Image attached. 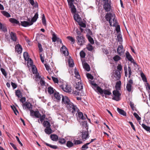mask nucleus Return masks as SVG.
I'll return each mask as SVG.
<instances>
[{"label": "nucleus", "mask_w": 150, "mask_h": 150, "mask_svg": "<svg viewBox=\"0 0 150 150\" xmlns=\"http://www.w3.org/2000/svg\"><path fill=\"white\" fill-rule=\"evenodd\" d=\"M91 83L92 88L96 92L99 93L102 95L104 94L105 95L106 98L107 97V95H109L111 94V93L109 90L107 89L103 90L96 84L94 83L93 82H92Z\"/></svg>", "instance_id": "f257e3e1"}, {"label": "nucleus", "mask_w": 150, "mask_h": 150, "mask_svg": "<svg viewBox=\"0 0 150 150\" xmlns=\"http://www.w3.org/2000/svg\"><path fill=\"white\" fill-rule=\"evenodd\" d=\"M105 18L107 21H109L111 26H116L117 25V22L115 14L110 13H108L105 16Z\"/></svg>", "instance_id": "f03ea898"}, {"label": "nucleus", "mask_w": 150, "mask_h": 150, "mask_svg": "<svg viewBox=\"0 0 150 150\" xmlns=\"http://www.w3.org/2000/svg\"><path fill=\"white\" fill-rule=\"evenodd\" d=\"M60 87L64 91L66 92L70 93L72 92L71 87L67 83H64L60 86Z\"/></svg>", "instance_id": "7ed1b4c3"}, {"label": "nucleus", "mask_w": 150, "mask_h": 150, "mask_svg": "<svg viewBox=\"0 0 150 150\" xmlns=\"http://www.w3.org/2000/svg\"><path fill=\"white\" fill-rule=\"evenodd\" d=\"M77 43L80 46L82 45L85 42L84 37L83 35L78 36L76 37Z\"/></svg>", "instance_id": "20e7f679"}, {"label": "nucleus", "mask_w": 150, "mask_h": 150, "mask_svg": "<svg viewBox=\"0 0 150 150\" xmlns=\"http://www.w3.org/2000/svg\"><path fill=\"white\" fill-rule=\"evenodd\" d=\"M68 110L72 113H74L77 110V108L76 106L71 103L67 106Z\"/></svg>", "instance_id": "39448f33"}, {"label": "nucleus", "mask_w": 150, "mask_h": 150, "mask_svg": "<svg viewBox=\"0 0 150 150\" xmlns=\"http://www.w3.org/2000/svg\"><path fill=\"white\" fill-rule=\"evenodd\" d=\"M113 94L114 95V97L112 98V99L117 101L120 100V94L119 91L117 90L114 91H113Z\"/></svg>", "instance_id": "423d86ee"}, {"label": "nucleus", "mask_w": 150, "mask_h": 150, "mask_svg": "<svg viewBox=\"0 0 150 150\" xmlns=\"http://www.w3.org/2000/svg\"><path fill=\"white\" fill-rule=\"evenodd\" d=\"M120 71L118 70H115L112 76V78L115 80H119L120 78Z\"/></svg>", "instance_id": "0eeeda50"}, {"label": "nucleus", "mask_w": 150, "mask_h": 150, "mask_svg": "<svg viewBox=\"0 0 150 150\" xmlns=\"http://www.w3.org/2000/svg\"><path fill=\"white\" fill-rule=\"evenodd\" d=\"M133 83V81L132 79L128 80L127 84L126 89L129 92L131 91L132 87V85Z\"/></svg>", "instance_id": "6e6552de"}, {"label": "nucleus", "mask_w": 150, "mask_h": 150, "mask_svg": "<svg viewBox=\"0 0 150 150\" xmlns=\"http://www.w3.org/2000/svg\"><path fill=\"white\" fill-rule=\"evenodd\" d=\"M23 108L24 110L31 109L32 108V104L29 102H26L22 104Z\"/></svg>", "instance_id": "1a4fd4ad"}, {"label": "nucleus", "mask_w": 150, "mask_h": 150, "mask_svg": "<svg viewBox=\"0 0 150 150\" xmlns=\"http://www.w3.org/2000/svg\"><path fill=\"white\" fill-rule=\"evenodd\" d=\"M62 102L63 104L66 105L67 106L71 103L68 98L66 96H62Z\"/></svg>", "instance_id": "9d476101"}, {"label": "nucleus", "mask_w": 150, "mask_h": 150, "mask_svg": "<svg viewBox=\"0 0 150 150\" xmlns=\"http://www.w3.org/2000/svg\"><path fill=\"white\" fill-rule=\"evenodd\" d=\"M104 1V8L107 11H110V6L108 3V0H103Z\"/></svg>", "instance_id": "9b49d317"}, {"label": "nucleus", "mask_w": 150, "mask_h": 150, "mask_svg": "<svg viewBox=\"0 0 150 150\" xmlns=\"http://www.w3.org/2000/svg\"><path fill=\"white\" fill-rule=\"evenodd\" d=\"M124 50L122 45L119 46L117 49V52L120 55H122L124 53Z\"/></svg>", "instance_id": "f8f14e48"}, {"label": "nucleus", "mask_w": 150, "mask_h": 150, "mask_svg": "<svg viewBox=\"0 0 150 150\" xmlns=\"http://www.w3.org/2000/svg\"><path fill=\"white\" fill-rule=\"evenodd\" d=\"M61 51L65 56H68L69 54L67 49L64 46H63L61 48Z\"/></svg>", "instance_id": "ddd939ff"}, {"label": "nucleus", "mask_w": 150, "mask_h": 150, "mask_svg": "<svg viewBox=\"0 0 150 150\" xmlns=\"http://www.w3.org/2000/svg\"><path fill=\"white\" fill-rule=\"evenodd\" d=\"M126 56L127 58L130 61L132 62L133 63L134 65H137V64L135 62H134V60L132 58V57L129 54V52H127L126 53Z\"/></svg>", "instance_id": "4468645a"}, {"label": "nucleus", "mask_w": 150, "mask_h": 150, "mask_svg": "<svg viewBox=\"0 0 150 150\" xmlns=\"http://www.w3.org/2000/svg\"><path fill=\"white\" fill-rule=\"evenodd\" d=\"M81 135L82 139L85 140L87 138H88L89 137L88 131H83L82 132Z\"/></svg>", "instance_id": "2eb2a0df"}, {"label": "nucleus", "mask_w": 150, "mask_h": 150, "mask_svg": "<svg viewBox=\"0 0 150 150\" xmlns=\"http://www.w3.org/2000/svg\"><path fill=\"white\" fill-rule=\"evenodd\" d=\"M16 51L18 54H20L22 52V48L21 45L18 44L15 47Z\"/></svg>", "instance_id": "dca6fc26"}, {"label": "nucleus", "mask_w": 150, "mask_h": 150, "mask_svg": "<svg viewBox=\"0 0 150 150\" xmlns=\"http://www.w3.org/2000/svg\"><path fill=\"white\" fill-rule=\"evenodd\" d=\"M54 97L57 101L60 100L61 99V95L59 93L57 92H55L54 93Z\"/></svg>", "instance_id": "f3484780"}, {"label": "nucleus", "mask_w": 150, "mask_h": 150, "mask_svg": "<svg viewBox=\"0 0 150 150\" xmlns=\"http://www.w3.org/2000/svg\"><path fill=\"white\" fill-rule=\"evenodd\" d=\"M33 24V23L28 22L26 21H22L21 22V25L24 27H26L31 25Z\"/></svg>", "instance_id": "a211bd4d"}, {"label": "nucleus", "mask_w": 150, "mask_h": 150, "mask_svg": "<svg viewBox=\"0 0 150 150\" xmlns=\"http://www.w3.org/2000/svg\"><path fill=\"white\" fill-rule=\"evenodd\" d=\"M76 87L78 90H80L83 88V85L81 82H79L76 84Z\"/></svg>", "instance_id": "6ab92c4d"}, {"label": "nucleus", "mask_w": 150, "mask_h": 150, "mask_svg": "<svg viewBox=\"0 0 150 150\" xmlns=\"http://www.w3.org/2000/svg\"><path fill=\"white\" fill-rule=\"evenodd\" d=\"M83 68L87 71L90 70V68L89 65L86 63L83 62L82 63Z\"/></svg>", "instance_id": "aec40b11"}, {"label": "nucleus", "mask_w": 150, "mask_h": 150, "mask_svg": "<svg viewBox=\"0 0 150 150\" xmlns=\"http://www.w3.org/2000/svg\"><path fill=\"white\" fill-rule=\"evenodd\" d=\"M38 15L37 13H36L35 14L34 16L32 18L31 21L30 22V23H33H33L35 22L37 20L38 18Z\"/></svg>", "instance_id": "412c9836"}, {"label": "nucleus", "mask_w": 150, "mask_h": 150, "mask_svg": "<svg viewBox=\"0 0 150 150\" xmlns=\"http://www.w3.org/2000/svg\"><path fill=\"white\" fill-rule=\"evenodd\" d=\"M55 89H54L52 87L50 86L47 88V91L49 94L51 95L54 93Z\"/></svg>", "instance_id": "4be33fe9"}, {"label": "nucleus", "mask_w": 150, "mask_h": 150, "mask_svg": "<svg viewBox=\"0 0 150 150\" xmlns=\"http://www.w3.org/2000/svg\"><path fill=\"white\" fill-rule=\"evenodd\" d=\"M74 19L77 22L81 21V18L79 15L77 14H75L74 16Z\"/></svg>", "instance_id": "5701e85b"}, {"label": "nucleus", "mask_w": 150, "mask_h": 150, "mask_svg": "<svg viewBox=\"0 0 150 150\" xmlns=\"http://www.w3.org/2000/svg\"><path fill=\"white\" fill-rule=\"evenodd\" d=\"M10 36L11 39L13 41H16V40L17 37L15 33L12 32H11L10 33Z\"/></svg>", "instance_id": "b1692460"}, {"label": "nucleus", "mask_w": 150, "mask_h": 150, "mask_svg": "<svg viewBox=\"0 0 150 150\" xmlns=\"http://www.w3.org/2000/svg\"><path fill=\"white\" fill-rule=\"evenodd\" d=\"M117 110L120 115L125 116L126 115V112L124 110L118 108H117Z\"/></svg>", "instance_id": "393cba45"}, {"label": "nucleus", "mask_w": 150, "mask_h": 150, "mask_svg": "<svg viewBox=\"0 0 150 150\" xmlns=\"http://www.w3.org/2000/svg\"><path fill=\"white\" fill-rule=\"evenodd\" d=\"M77 117H79V119H81L82 120H84L86 119V117L84 116H83V113L81 112H78Z\"/></svg>", "instance_id": "a878e982"}, {"label": "nucleus", "mask_w": 150, "mask_h": 150, "mask_svg": "<svg viewBox=\"0 0 150 150\" xmlns=\"http://www.w3.org/2000/svg\"><path fill=\"white\" fill-rule=\"evenodd\" d=\"M50 137L52 140L55 141H57L58 139L57 136L54 134L51 135Z\"/></svg>", "instance_id": "bb28decb"}, {"label": "nucleus", "mask_w": 150, "mask_h": 150, "mask_svg": "<svg viewBox=\"0 0 150 150\" xmlns=\"http://www.w3.org/2000/svg\"><path fill=\"white\" fill-rule=\"evenodd\" d=\"M69 64L70 67H72L74 65L73 60L71 57H69Z\"/></svg>", "instance_id": "cd10ccee"}, {"label": "nucleus", "mask_w": 150, "mask_h": 150, "mask_svg": "<svg viewBox=\"0 0 150 150\" xmlns=\"http://www.w3.org/2000/svg\"><path fill=\"white\" fill-rule=\"evenodd\" d=\"M9 21L13 23L20 24L19 22L14 18H11L9 19Z\"/></svg>", "instance_id": "c85d7f7f"}, {"label": "nucleus", "mask_w": 150, "mask_h": 150, "mask_svg": "<svg viewBox=\"0 0 150 150\" xmlns=\"http://www.w3.org/2000/svg\"><path fill=\"white\" fill-rule=\"evenodd\" d=\"M121 84V82L120 81L117 82L115 85V88L117 89L116 90L120 89Z\"/></svg>", "instance_id": "c756f323"}, {"label": "nucleus", "mask_w": 150, "mask_h": 150, "mask_svg": "<svg viewBox=\"0 0 150 150\" xmlns=\"http://www.w3.org/2000/svg\"><path fill=\"white\" fill-rule=\"evenodd\" d=\"M69 5L71 8V12L72 13H75L76 11V9L73 4H71V5Z\"/></svg>", "instance_id": "7c9ffc66"}, {"label": "nucleus", "mask_w": 150, "mask_h": 150, "mask_svg": "<svg viewBox=\"0 0 150 150\" xmlns=\"http://www.w3.org/2000/svg\"><path fill=\"white\" fill-rule=\"evenodd\" d=\"M140 75L143 81L145 82H147L146 78L145 75L143 72H142L141 73Z\"/></svg>", "instance_id": "2f4dec72"}, {"label": "nucleus", "mask_w": 150, "mask_h": 150, "mask_svg": "<svg viewBox=\"0 0 150 150\" xmlns=\"http://www.w3.org/2000/svg\"><path fill=\"white\" fill-rule=\"evenodd\" d=\"M46 133L48 134H50L52 132V130L50 127L47 128L45 129Z\"/></svg>", "instance_id": "473e14b6"}, {"label": "nucleus", "mask_w": 150, "mask_h": 150, "mask_svg": "<svg viewBox=\"0 0 150 150\" xmlns=\"http://www.w3.org/2000/svg\"><path fill=\"white\" fill-rule=\"evenodd\" d=\"M142 126L147 131L149 132L150 133V127H148L144 124H142Z\"/></svg>", "instance_id": "72a5a7b5"}, {"label": "nucleus", "mask_w": 150, "mask_h": 150, "mask_svg": "<svg viewBox=\"0 0 150 150\" xmlns=\"http://www.w3.org/2000/svg\"><path fill=\"white\" fill-rule=\"evenodd\" d=\"M1 13L4 16L7 17H11V15L9 13L6 11H1Z\"/></svg>", "instance_id": "f704fd0d"}, {"label": "nucleus", "mask_w": 150, "mask_h": 150, "mask_svg": "<svg viewBox=\"0 0 150 150\" xmlns=\"http://www.w3.org/2000/svg\"><path fill=\"white\" fill-rule=\"evenodd\" d=\"M23 57L25 60H28L29 59V58H30L29 57L28 53L26 52L24 53Z\"/></svg>", "instance_id": "c9c22d12"}, {"label": "nucleus", "mask_w": 150, "mask_h": 150, "mask_svg": "<svg viewBox=\"0 0 150 150\" xmlns=\"http://www.w3.org/2000/svg\"><path fill=\"white\" fill-rule=\"evenodd\" d=\"M16 95L18 98H21L22 96L21 93L19 90H17L16 91Z\"/></svg>", "instance_id": "e433bc0d"}, {"label": "nucleus", "mask_w": 150, "mask_h": 150, "mask_svg": "<svg viewBox=\"0 0 150 150\" xmlns=\"http://www.w3.org/2000/svg\"><path fill=\"white\" fill-rule=\"evenodd\" d=\"M74 73L75 77L78 79H79L80 78V76L78 71L76 69H75Z\"/></svg>", "instance_id": "4c0bfd02"}, {"label": "nucleus", "mask_w": 150, "mask_h": 150, "mask_svg": "<svg viewBox=\"0 0 150 150\" xmlns=\"http://www.w3.org/2000/svg\"><path fill=\"white\" fill-rule=\"evenodd\" d=\"M44 126L47 128L50 127V123L47 121H45L43 123Z\"/></svg>", "instance_id": "58836bf2"}, {"label": "nucleus", "mask_w": 150, "mask_h": 150, "mask_svg": "<svg viewBox=\"0 0 150 150\" xmlns=\"http://www.w3.org/2000/svg\"><path fill=\"white\" fill-rule=\"evenodd\" d=\"M74 144V143L71 141H68L67 142L66 145L68 147H71L73 146Z\"/></svg>", "instance_id": "ea45409f"}, {"label": "nucleus", "mask_w": 150, "mask_h": 150, "mask_svg": "<svg viewBox=\"0 0 150 150\" xmlns=\"http://www.w3.org/2000/svg\"><path fill=\"white\" fill-rule=\"evenodd\" d=\"M67 38L71 41V43L73 44L75 42L74 39L72 37L68 36Z\"/></svg>", "instance_id": "a19ab883"}, {"label": "nucleus", "mask_w": 150, "mask_h": 150, "mask_svg": "<svg viewBox=\"0 0 150 150\" xmlns=\"http://www.w3.org/2000/svg\"><path fill=\"white\" fill-rule=\"evenodd\" d=\"M114 61L117 62L120 60L121 58L120 57L117 55H116L113 58Z\"/></svg>", "instance_id": "79ce46f5"}, {"label": "nucleus", "mask_w": 150, "mask_h": 150, "mask_svg": "<svg viewBox=\"0 0 150 150\" xmlns=\"http://www.w3.org/2000/svg\"><path fill=\"white\" fill-rule=\"evenodd\" d=\"M57 37L56 35L54 33H53L52 34V41L53 42H55L57 41Z\"/></svg>", "instance_id": "37998d69"}, {"label": "nucleus", "mask_w": 150, "mask_h": 150, "mask_svg": "<svg viewBox=\"0 0 150 150\" xmlns=\"http://www.w3.org/2000/svg\"><path fill=\"white\" fill-rule=\"evenodd\" d=\"M32 71L33 73L34 74H36L37 72V71L36 67L35 65H32Z\"/></svg>", "instance_id": "c03bdc74"}, {"label": "nucleus", "mask_w": 150, "mask_h": 150, "mask_svg": "<svg viewBox=\"0 0 150 150\" xmlns=\"http://www.w3.org/2000/svg\"><path fill=\"white\" fill-rule=\"evenodd\" d=\"M30 4L33 6H34L35 7H37V3L35 4L34 0H28Z\"/></svg>", "instance_id": "a18cd8bd"}, {"label": "nucleus", "mask_w": 150, "mask_h": 150, "mask_svg": "<svg viewBox=\"0 0 150 150\" xmlns=\"http://www.w3.org/2000/svg\"><path fill=\"white\" fill-rule=\"evenodd\" d=\"M44 144H46L47 146H48L54 149H56L57 148V146L54 145H52L50 144H48L46 143H45Z\"/></svg>", "instance_id": "49530a36"}, {"label": "nucleus", "mask_w": 150, "mask_h": 150, "mask_svg": "<svg viewBox=\"0 0 150 150\" xmlns=\"http://www.w3.org/2000/svg\"><path fill=\"white\" fill-rule=\"evenodd\" d=\"M145 86H146V88L147 90H149L150 91H148V92L149 93H150V85H149L148 82H146V83L145 84Z\"/></svg>", "instance_id": "de8ad7c7"}, {"label": "nucleus", "mask_w": 150, "mask_h": 150, "mask_svg": "<svg viewBox=\"0 0 150 150\" xmlns=\"http://www.w3.org/2000/svg\"><path fill=\"white\" fill-rule=\"evenodd\" d=\"M81 21H80L79 22H77L79 23V25L81 27L83 28H85L86 27V25L84 23L82 22Z\"/></svg>", "instance_id": "09e8293b"}, {"label": "nucleus", "mask_w": 150, "mask_h": 150, "mask_svg": "<svg viewBox=\"0 0 150 150\" xmlns=\"http://www.w3.org/2000/svg\"><path fill=\"white\" fill-rule=\"evenodd\" d=\"M42 22L43 24L45 25H46V20L45 18V17L44 14H43V15L42 17Z\"/></svg>", "instance_id": "8fccbe9b"}, {"label": "nucleus", "mask_w": 150, "mask_h": 150, "mask_svg": "<svg viewBox=\"0 0 150 150\" xmlns=\"http://www.w3.org/2000/svg\"><path fill=\"white\" fill-rule=\"evenodd\" d=\"M88 40L91 44H93L94 43V42L93 39L90 36H89L88 37Z\"/></svg>", "instance_id": "3c124183"}, {"label": "nucleus", "mask_w": 150, "mask_h": 150, "mask_svg": "<svg viewBox=\"0 0 150 150\" xmlns=\"http://www.w3.org/2000/svg\"><path fill=\"white\" fill-rule=\"evenodd\" d=\"M74 144H79L82 143V141L79 140H74Z\"/></svg>", "instance_id": "603ef678"}, {"label": "nucleus", "mask_w": 150, "mask_h": 150, "mask_svg": "<svg viewBox=\"0 0 150 150\" xmlns=\"http://www.w3.org/2000/svg\"><path fill=\"white\" fill-rule=\"evenodd\" d=\"M80 57L81 58H84L85 56V53L83 51H81L80 53Z\"/></svg>", "instance_id": "864d4df0"}, {"label": "nucleus", "mask_w": 150, "mask_h": 150, "mask_svg": "<svg viewBox=\"0 0 150 150\" xmlns=\"http://www.w3.org/2000/svg\"><path fill=\"white\" fill-rule=\"evenodd\" d=\"M59 143L63 144H64L65 143L66 140L64 138H60L59 139Z\"/></svg>", "instance_id": "5fc2aeb1"}, {"label": "nucleus", "mask_w": 150, "mask_h": 150, "mask_svg": "<svg viewBox=\"0 0 150 150\" xmlns=\"http://www.w3.org/2000/svg\"><path fill=\"white\" fill-rule=\"evenodd\" d=\"M26 61H28V64H29L30 66H32V65H33V61L31 59L29 58V59H28V60H26Z\"/></svg>", "instance_id": "6e6d98bb"}, {"label": "nucleus", "mask_w": 150, "mask_h": 150, "mask_svg": "<svg viewBox=\"0 0 150 150\" xmlns=\"http://www.w3.org/2000/svg\"><path fill=\"white\" fill-rule=\"evenodd\" d=\"M134 115L136 118L138 120H141V117H140L138 115L136 112H134L133 114Z\"/></svg>", "instance_id": "4d7b16f0"}, {"label": "nucleus", "mask_w": 150, "mask_h": 150, "mask_svg": "<svg viewBox=\"0 0 150 150\" xmlns=\"http://www.w3.org/2000/svg\"><path fill=\"white\" fill-rule=\"evenodd\" d=\"M35 116L37 118H39L40 116V115L38 111H35Z\"/></svg>", "instance_id": "13d9d810"}, {"label": "nucleus", "mask_w": 150, "mask_h": 150, "mask_svg": "<svg viewBox=\"0 0 150 150\" xmlns=\"http://www.w3.org/2000/svg\"><path fill=\"white\" fill-rule=\"evenodd\" d=\"M86 47H87V49L88 50L90 51L92 50H93V49L92 46L90 44H88L87 46Z\"/></svg>", "instance_id": "bf43d9fd"}, {"label": "nucleus", "mask_w": 150, "mask_h": 150, "mask_svg": "<svg viewBox=\"0 0 150 150\" xmlns=\"http://www.w3.org/2000/svg\"><path fill=\"white\" fill-rule=\"evenodd\" d=\"M90 144V143H88L86 144L83 145L82 147V148L87 149L88 148V145Z\"/></svg>", "instance_id": "052dcab7"}, {"label": "nucleus", "mask_w": 150, "mask_h": 150, "mask_svg": "<svg viewBox=\"0 0 150 150\" xmlns=\"http://www.w3.org/2000/svg\"><path fill=\"white\" fill-rule=\"evenodd\" d=\"M124 70H125V75L126 77L127 76L128 74H127V68L126 66H125L124 67Z\"/></svg>", "instance_id": "680f3d73"}, {"label": "nucleus", "mask_w": 150, "mask_h": 150, "mask_svg": "<svg viewBox=\"0 0 150 150\" xmlns=\"http://www.w3.org/2000/svg\"><path fill=\"white\" fill-rule=\"evenodd\" d=\"M45 66L46 68V70L49 72L51 71V69H50V67L47 64H45Z\"/></svg>", "instance_id": "e2e57ef3"}, {"label": "nucleus", "mask_w": 150, "mask_h": 150, "mask_svg": "<svg viewBox=\"0 0 150 150\" xmlns=\"http://www.w3.org/2000/svg\"><path fill=\"white\" fill-rule=\"evenodd\" d=\"M52 79L54 82L55 83H57L58 82V80L56 78L52 76Z\"/></svg>", "instance_id": "0e129e2a"}, {"label": "nucleus", "mask_w": 150, "mask_h": 150, "mask_svg": "<svg viewBox=\"0 0 150 150\" xmlns=\"http://www.w3.org/2000/svg\"><path fill=\"white\" fill-rule=\"evenodd\" d=\"M1 71L3 74L5 76H6L7 75L5 71V70L3 68H1Z\"/></svg>", "instance_id": "69168bd1"}, {"label": "nucleus", "mask_w": 150, "mask_h": 150, "mask_svg": "<svg viewBox=\"0 0 150 150\" xmlns=\"http://www.w3.org/2000/svg\"><path fill=\"white\" fill-rule=\"evenodd\" d=\"M86 76L88 79H93V77L90 74H86Z\"/></svg>", "instance_id": "338daca9"}, {"label": "nucleus", "mask_w": 150, "mask_h": 150, "mask_svg": "<svg viewBox=\"0 0 150 150\" xmlns=\"http://www.w3.org/2000/svg\"><path fill=\"white\" fill-rule=\"evenodd\" d=\"M116 28V30L117 31V33H118L120 30V27L119 25H118V24L116 26H115Z\"/></svg>", "instance_id": "774afa93"}]
</instances>
